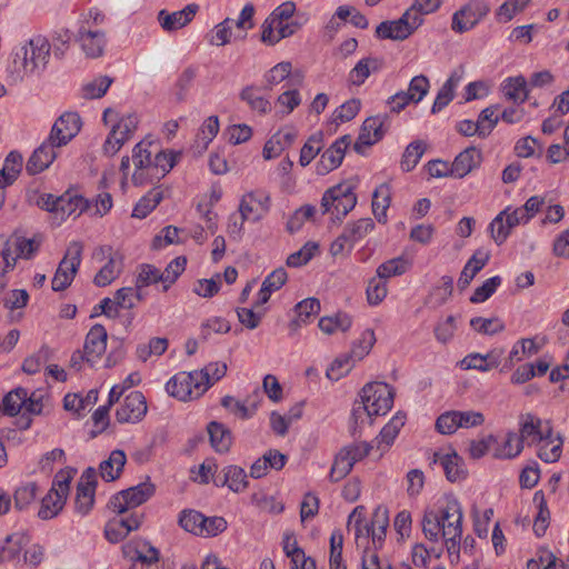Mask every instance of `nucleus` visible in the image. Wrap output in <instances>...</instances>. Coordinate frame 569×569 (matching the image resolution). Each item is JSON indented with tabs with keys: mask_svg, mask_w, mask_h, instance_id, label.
<instances>
[{
	"mask_svg": "<svg viewBox=\"0 0 569 569\" xmlns=\"http://www.w3.org/2000/svg\"><path fill=\"white\" fill-rule=\"evenodd\" d=\"M408 269V262L402 257L390 259L377 268V276L380 279H388L393 276H400Z\"/></svg>",
	"mask_w": 569,
	"mask_h": 569,
	"instance_id": "obj_54",
	"label": "nucleus"
},
{
	"mask_svg": "<svg viewBox=\"0 0 569 569\" xmlns=\"http://www.w3.org/2000/svg\"><path fill=\"white\" fill-rule=\"evenodd\" d=\"M79 34L81 48L87 57L99 58L102 56L106 46L104 32L99 30L92 31L82 27Z\"/></svg>",
	"mask_w": 569,
	"mask_h": 569,
	"instance_id": "obj_23",
	"label": "nucleus"
},
{
	"mask_svg": "<svg viewBox=\"0 0 569 569\" xmlns=\"http://www.w3.org/2000/svg\"><path fill=\"white\" fill-rule=\"evenodd\" d=\"M68 490L69 480L59 481L58 487H52L42 498L38 516L44 520L56 517L63 508Z\"/></svg>",
	"mask_w": 569,
	"mask_h": 569,
	"instance_id": "obj_13",
	"label": "nucleus"
},
{
	"mask_svg": "<svg viewBox=\"0 0 569 569\" xmlns=\"http://www.w3.org/2000/svg\"><path fill=\"white\" fill-rule=\"evenodd\" d=\"M360 399L371 410V415L383 416L393 405V388L385 382H369L360 391Z\"/></svg>",
	"mask_w": 569,
	"mask_h": 569,
	"instance_id": "obj_6",
	"label": "nucleus"
},
{
	"mask_svg": "<svg viewBox=\"0 0 569 569\" xmlns=\"http://www.w3.org/2000/svg\"><path fill=\"white\" fill-rule=\"evenodd\" d=\"M508 210L509 208L499 212L489 226L491 237L498 246L502 244L507 240L512 230V228H509L505 218Z\"/></svg>",
	"mask_w": 569,
	"mask_h": 569,
	"instance_id": "obj_52",
	"label": "nucleus"
},
{
	"mask_svg": "<svg viewBox=\"0 0 569 569\" xmlns=\"http://www.w3.org/2000/svg\"><path fill=\"white\" fill-rule=\"evenodd\" d=\"M533 501L537 503L539 509L533 522V531L538 537H540L546 532L549 526L550 511L548 509L545 495L541 490L535 493Z\"/></svg>",
	"mask_w": 569,
	"mask_h": 569,
	"instance_id": "obj_43",
	"label": "nucleus"
},
{
	"mask_svg": "<svg viewBox=\"0 0 569 569\" xmlns=\"http://www.w3.org/2000/svg\"><path fill=\"white\" fill-rule=\"evenodd\" d=\"M113 79L108 76H100L88 82L82 88V94L86 99H98L106 94Z\"/></svg>",
	"mask_w": 569,
	"mask_h": 569,
	"instance_id": "obj_51",
	"label": "nucleus"
},
{
	"mask_svg": "<svg viewBox=\"0 0 569 569\" xmlns=\"http://www.w3.org/2000/svg\"><path fill=\"white\" fill-rule=\"evenodd\" d=\"M489 258L490 256L488 252H481L480 250L476 251L462 269L458 280V287L460 290H465L470 284L475 276L488 263Z\"/></svg>",
	"mask_w": 569,
	"mask_h": 569,
	"instance_id": "obj_28",
	"label": "nucleus"
},
{
	"mask_svg": "<svg viewBox=\"0 0 569 569\" xmlns=\"http://www.w3.org/2000/svg\"><path fill=\"white\" fill-rule=\"evenodd\" d=\"M111 247H99L93 253L94 257L104 256L109 253L108 262L94 276L93 282L98 287H106L110 284L122 270V258L120 254H111Z\"/></svg>",
	"mask_w": 569,
	"mask_h": 569,
	"instance_id": "obj_14",
	"label": "nucleus"
},
{
	"mask_svg": "<svg viewBox=\"0 0 569 569\" xmlns=\"http://www.w3.org/2000/svg\"><path fill=\"white\" fill-rule=\"evenodd\" d=\"M519 439L522 442L529 440L531 443L542 441V421L531 413L521 416V428Z\"/></svg>",
	"mask_w": 569,
	"mask_h": 569,
	"instance_id": "obj_36",
	"label": "nucleus"
},
{
	"mask_svg": "<svg viewBox=\"0 0 569 569\" xmlns=\"http://www.w3.org/2000/svg\"><path fill=\"white\" fill-rule=\"evenodd\" d=\"M439 4L440 2H413L399 19L380 22L376 28V36L380 39L403 41L421 26L422 16L437 11Z\"/></svg>",
	"mask_w": 569,
	"mask_h": 569,
	"instance_id": "obj_2",
	"label": "nucleus"
},
{
	"mask_svg": "<svg viewBox=\"0 0 569 569\" xmlns=\"http://www.w3.org/2000/svg\"><path fill=\"white\" fill-rule=\"evenodd\" d=\"M377 417L376 415H371V410L366 406L365 401L360 399V401H356L353 405L352 413H351V435L353 437L357 436L361 427L368 422L372 423V418Z\"/></svg>",
	"mask_w": 569,
	"mask_h": 569,
	"instance_id": "obj_45",
	"label": "nucleus"
},
{
	"mask_svg": "<svg viewBox=\"0 0 569 569\" xmlns=\"http://www.w3.org/2000/svg\"><path fill=\"white\" fill-rule=\"evenodd\" d=\"M391 202V189L388 183H381L372 194V212L380 223L387 222V209Z\"/></svg>",
	"mask_w": 569,
	"mask_h": 569,
	"instance_id": "obj_32",
	"label": "nucleus"
},
{
	"mask_svg": "<svg viewBox=\"0 0 569 569\" xmlns=\"http://www.w3.org/2000/svg\"><path fill=\"white\" fill-rule=\"evenodd\" d=\"M246 471L238 466H228L222 470V477H219V486H228L233 492L243 491L248 487Z\"/></svg>",
	"mask_w": 569,
	"mask_h": 569,
	"instance_id": "obj_31",
	"label": "nucleus"
},
{
	"mask_svg": "<svg viewBox=\"0 0 569 569\" xmlns=\"http://www.w3.org/2000/svg\"><path fill=\"white\" fill-rule=\"evenodd\" d=\"M198 10L199 6L196 3H190L182 10L172 13L161 10L158 14V20L166 31L179 30L193 19Z\"/></svg>",
	"mask_w": 569,
	"mask_h": 569,
	"instance_id": "obj_19",
	"label": "nucleus"
},
{
	"mask_svg": "<svg viewBox=\"0 0 569 569\" xmlns=\"http://www.w3.org/2000/svg\"><path fill=\"white\" fill-rule=\"evenodd\" d=\"M98 400V391L90 390L86 398H81L76 393H68L63 398V408L68 411L78 412L84 409L88 405L94 403Z\"/></svg>",
	"mask_w": 569,
	"mask_h": 569,
	"instance_id": "obj_56",
	"label": "nucleus"
},
{
	"mask_svg": "<svg viewBox=\"0 0 569 569\" xmlns=\"http://www.w3.org/2000/svg\"><path fill=\"white\" fill-rule=\"evenodd\" d=\"M429 88V79L426 76L420 74L411 79L409 88L405 93H407L408 97H412V102L418 103L427 96Z\"/></svg>",
	"mask_w": 569,
	"mask_h": 569,
	"instance_id": "obj_64",
	"label": "nucleus"
},
{
	"mask_svg": "<svg viewBox=\"0 0 569 569\" xmlns=\"http://www.w3.org/2000/svg\"><path fill=\"white\" fill-rule=\"evenodd\" d=\"M97 487V471L88 467L81 475L77 486L76 510L87 515L94 503V491Z\"/></svg>",
	"mask_w": 569,
	"mask_h": 569,
	"instance_id": "obj_10",
	"label": "nucleus"
},
{
	"mask_svg": "<svg viewBox=\"0 0 569 569\" xmlns=\"http://www.w3.org/2000/svg\"><path fill=\"white\" fill-rule=\"evenodd\" d=\"M438 515L442 535H462V508L457 499L448 500L446 507Z\"/></svg>",
	"mask_w": 569,
	"mask_h": 569,
	"instance_id": "obj_15",
	"label": "nucleus"
},
{
	"mask_svg": "<svg viewBox=\"0 0 569 569\" xmlns=\"http://www.w3.org/2000/svg\"><path fill=\"white\" fill-rule=\"evenodd\" d=\"M387 283L383 279L377 277L371 278L367 286V301L370 306H377L387 296Z\"/></svg>",
	"mask_w": 569,
	"mask_h": 569,
	"instance_id": "obj_62",
	"label": "nucleus"
},
{
	"mask_svg": "<svg viewBox=\"0 0 569 569\" xmlns=\"http://www.w3.org/2000/svg\"><path fill=\"white\" fill-rule=\"evenodd\" d=\"M370 526V536L375 548H380L386 538V531L389 526V511L386 507L378 506L372 515Z\"/></svg>",
	"mask_w": 569,
	"mask_h": 569,
	"instance_id": "obj_26",
	"label": "nucleus"
},
{
	"mask_svg": "<svg viewBox=\"0 0 569 569\" xmlns=\"http://www.w3.org/2000/svg\"><path fill=\"white\" fill-rule=\"evenodd\" d=\"M375 228V223L371 218H362L358 221L348 224L345 228L346 233L349 237V247L352 248V246L365 238L370 231H372Z\"/></svg>",
	"mask_w": 569,
	"mask_h": 569,
	"instance_id": "obj_47",
	"label": "nucleus"
},
{
	"mask_svg": "<svg viewBox=\"0 0 569 569\" xmlns=\"http://www.w3.org/2000/svg\"><path fill=\"white\" fill-rule=\"evenodd\" d=\"M186 264L187 258L181 256L173 259L163 271L160 270L163 291H167L177 281L178 277L184 271Z\"/></svg>",
	"mask_w": 569,
	"mask_h": 569,
	"instance_id": "obj_50",
	"label": "nucleus"
},
{
	"mask_svg": "<svg viewBox=\"0 0 569 569\" xmlns=\"http://www.w3.org/2000/svg\"><path fill=\"white\" fill-rule=\"evenodd\" d=\"M523 449L522 439H519L515 432H509L507 439L501 448H498L495 452L496 458H515Z\"/></svg>",
	"mask_w": 569,
	"mask_h": 569,
	"instance_id": "obj_61",
	"label": "nucleus"
},
{
	"mask_svg": "<svg viewBox=\"0 0 569 569\" xmlns=\"http://www.w3.org/2000/svg\"><path fill=\"white\" fill-rule=\"evenodd\" d=\"M357 204V196L350 183H338L322 196V213H331L338 220L345 218Z\"/></svg>",
	"mask_w": 569,
	"mask_h": 569,
	"instance_id": "obj_4",
	"label": "nucleus"
},
{
	"mask_svg": "<svg viewBox=\"0 0 569 569\" xmlns=\"http://www.w3.org/2000/svg\"><path fill=\"white\" fill-rule=\"evenodd\" d=\"M79 268L67 263V261H60L56 273L51 281V288L53 291L66 290L73 281Z\"/></svg>",
	"mask_w": 569,
	"mask_h": 569,
	"instance_id": "obj_37",
	"label": "nucleus"
},
{
	"mask_svg": "<svg viewBox=\"0 0 569 569\" xmlns=\"http://www.w3.org/2000/svg\"><path fill=\"white\" fill-rule=\"evenodd\" d=\"M108 333L102 325L91 327L86 336L83 351L86 361L93 363L106 352Z\"/></svg>",
	"mask_w": 569,
	"mask_h": 569,
	"instance_id": "obj_16",
	"label": "nucleus"
},
{
	"mask_svg": "<svg viewBox=\"0 0 569 569\" xmlns=\"http://www.w3.org/2000/svg\"><path fill=\"white\" fill-rule=\"evenodd\" d=\"M461 79L462 72L453 71L450 74L448 80L442 84V87L438 91V94L431 108L432 113L439 112L440 110H442V108H445L452 101L455 97V89L457 88Z\"/></svg>",
	"mask_w": 569,
	"mask_h": 569,
	"instance_id": "obj_30",
	"label": "nucleus"
},
{
	"mask_svg": "<svg viewBox=\"0 0 569 569\" xmlns=\"http://www.w3.org/2000/svg\"><path fill=\"white\" fill-rule=\"evenodd\" d=\"M51 44L43 36H36L26 46L13 53L10 72L13 80H22L27 76L42 71L50 57Z\"/></svg>",
	"mask_w": 569,
	"mask_h": 569,
	"instance_id": "obj_1",
	"label": "nucleus"
},
{
	"mask_svg": "<svg viewBox=\"0 0 569 569\" xmlns=\"http://www.w3.org/2000/svg\"><path fill=\"white\" fill-rule=\"evenodd\" d=\"M57 146L49 141V138L42 142L29 158L26 170L30 176L38 174L49 168L57 157L54 149Z\"/></svg>",
	"mask_w": 569,
	"mask_h": 569,
	"instance_id": "obj_18",
	"label": "nucleus"
},
{
	"mask_svg": "<svg viewBox=\"0 0 569 569\" xmlns=\"http://www.w3.org/2000/svg\"><path fill=\"white\" fill-rule=\"evenodd\" d=\"M156 491V486L148 479L137 486L121 490L111 497L108 507L121 515L129 509L136 508L149 500Z\"/></svg>",
	"mask_w": 569,
	"mask_h": 569,
	"instance_id": "obj_5",
	"label": "nucleus"
},
{
	"mask_svg": "<svg viewBox=\"0 0 569 569\" xmlns=\"http://www.w3.org/2000/svg\"><path fill=\"white\" fill-rule=\"evenodd\" d=\"M353 465L348 459V452L347 451H339L338 455L335 458V461L332 463V467L330 469L329 478L332 482H338L345 477H347L350 471L352 470Z\"/></svg>",
	"mask_w": 569,
	"mask_h": 569,
	"instance_id": "obj_53",
	"label": "nucleus"
},
{
	"mask_svg": "<svg viewBox=\"0 0 569 569\" xmlns=\"http://www.w3.org/2000/svg\"><path fill=\"white\" fill-rule=\"evenodd\" d=\"M488 11L489 8L485 2H467L455 12L451 28L455 32L463 33L472 29Z\"/></svg>",
	"mask_w": 569,
	"mask_h": 569,
	"instance_id": "obj_9",
	"label": "nucleus"
},
{
	"mask_svg": "<svg viewBox=\"0 0 569 569\" xmlns=\"http://www.w3.org/2000/svg\"><path fill=\"white\" fill-rule=\"evenodd\" d=\"M232 26L233 19L226 18L206 34L207 41L217 47L228 44L232 34Z\"/></svg>",
	"mask_w": 569,
	"mask_h": 569,
	"instance_id": "obj_39",
	"label": "nucleus"
},
{
	"mask_svg": "<svg viewBox=\"0 0 569 569\" xmlns=\"http://www.w3.org/2000/svg\"><path fill=\"white\" fill-rule=\"evenodd\" d=\"M470 326L480 333L496 335L505 329L503 322L499 318L476 317L470 320Z\"/></svg>",
	"mask_w": 569,
	"mask_h": 569,
	"instance_id": "obj_60",
	"label": "nucleus"
},
{
	"mask_svg": "<svg viewBox=\"0 0 569 569\" xmlns=\"http://www.w3.org/2000/svg\"><path fill=\"white\" fill-rule=\"evenodd\" d=\"M139 119L136 113H130L121 117L111 128V131H116V137L126 143L129 141L134 131L138 128Z\"/></svg>",
	"mask_w": 569,
	"mask_h": 569,
	"instance_id": "obj_44",
	"label": "nucleus"
},
{
	"mask_svg": "<svg viewBox=\"0 0 569 569\" xmlns=\"http://www.w3.org/2000/svg\"><path fill=\"white\" fill-rule=\"evenodd\" d=\"M86 207V200L79 196L66 193L56 198V214L61 220L72 214L79 216Z\"/></svg>",
	"mask_w": 569,
	"mask_h": 569,
	"instance_id": "obj_27",
	"label": "nucleus"
},
{
	"mask_svg": "<svg viewBox=\"0 0 569 569\" xmlns=\"http://www.w3.org/2000/svg\"><path fill=\"white\" fill-rule=\"evenodd\" d=\"M322 134H312L303 144L300 151L299 162L302 167L308 166L321 150Z\"/></svg>",
	"mask_w": 569,
	"mask_h": 569,
	"instance_id": "obj_63",
	"label": "nucleus"
},
{
	"mask_svg": "<svg viewBox=\"0 0 569 569\" xmlns=\"http://www.w3.org/2000/svg\"><path fill=\"white\" fill-rule=\"evenodd\" d=\"M198 378L197 371L178 373L167 382V392L182 401L198 398L207 390V387Z\"/></svg>",
	"mask_w": 569,
	"mask_h": 569,
	"instance_id": "obj_7",
	"label": "nucleus"
},
{
	"mask_svg": "<svg viewBox=\"0 0 569 569\" xmlns=\"http://www.w3.org/2000/svg\"><path fill=\"white\" fill-rule=\"evenodd\" d=\"M29 541V536L24 532L9 535L3 542L0 543V563L18 559L22 549Z\"/></svg>",
	"mask_w": 569,
	"mask_h": 569,
	"instance_id": "obj_24",
	"label": "nucleus"
},
{
	"mask_svg": "<svg viewBox=\"0 0 569 569\" xmlns=\"http://www.w3.org/2000/svg\"><path fill=\"white\" fill-rule=\"evenodd\" d=\"M147 142L140 141L133 147L132 162L136 170L132 174L134 186H142L149 182V173L151 167V151L147 149Z\"/></svg>",
	"mask_w": 569,
	"mask_h": 569,
	"instance_id": "obj_17",
	"label": "nucleus"
},
{
	"mask_svg": "<svg viewBox=\"0 0 569 569\" xmlns=\"http://www.w3.org/2000/svg\"><path fill=\"white\" fill-rule=\"evenodd\" d=\"M147 540H134L127 542L122 546V553L124 558L132 561V563L140 562L143 565H152L159 561V550L154 547H149V555H146Z\"/></svg>",
	"mask_w": 569,
	"mask_h": 569,
	"instance_id": "obj_20",
	"label": "nucleus"
},
{
	"mask_svg": "<svg viewBox=\"0 0 569 569\" xmlns=\"http://www.w3.org/2000/svg\"><path fill=\"white\" fill-rule=\"evenodd\" d=\"M163 192L159 188H153L142 197L133 208L132 217L144 218L147 217L162 200Z\"/></svg>",
	"mask_w": 569,
	"mask_h": 569,
	"instance_id": "obj_42",
	"label": "nucleus"
},
{
	"mask_svg": "<svg viewBox=\"0 0 569 569\" xmlns=\"http://www.w3.org/2000/svg\"><path fill=\"white\" fill-rule=\"evenodd\" d=\"M197 77V68L188 67L179 76L176 83V99L178 102H182L187 98V93Z\"/></svg>",
	"mask_w": 569,
	"mask_h": 569,
	"instance_id": "obj_59",
	"label": "nucleus"
},
{
	"mask_svg": "<svg viewBox=\"0 0 569 569\" xmlns=\"http://www.w3.org/2000/svg\"><path fill=\"white\" fill-rule=\"evenodd\" d=\"M270 194L262 190L247 192L242 196L239 204V216L230 214L228 222V234L233 239H240L243 231V224L253 214L252 220H261L270 210Z\"/></svg>",
	"mask_w": 569,
	"mask_h": 569,
	"instance_id": "obj_3",
	"label": "nucleus"
},
{
	"mask_svg": "<svg viewBox=\"0 0 569 569\" xmlns=\"http://www.w3.org/2000/svg\"><path fill=\"white\" fill-rule=\"evenodd\" d=\"M386 120H388L387 114L368 117L363 121L358 139L353 144L356 152L363 153L365 147H371L382 139L385 134L383 124Z\"/></svg>",
	"mask_w": 569,
	"mask_h": 569,
	"instance_id": "obj_12",
	"label": "nucleus"
},
{
	"mask_svg": "<svg viewBox=\"0 0 569 569\" xmlns=\"http://www.w3.org/2000/svg\"><path fill=\"white\" fill-rule=\"evenodd\" d=\"M212 448L217 452H228L232 443L231 431L222 423L211 421L207 427Z\"/></svg>",
	"mask_w": 569,
	"mask_h": 569,
	"instance_id": "obj_29",
	"label": "nucleus"
},
{
	"mask_svg": "<svg viewBox=\"0 0 569 569\" xmlns=\"http://www.w3.org/2000/svg\"><path fill=\"white\" fill-rule=\"evenodd\" d=\"M343 152L341 149L331 144L320 157V160L317 163V172L319 174H327L330 171L338 168L343 160Z\"/></svg>",
	"mask_w": 569,
	"mask_h": 569,
	"instance_id": "obj_40",
	"label": "nucleus"
},
{
	"mask_svg": "<svg viewBox=\"0 0 569 569\" xmlns=\"http://www.w3.org/2000/svg\"><path fill=\"white\" fill-rule=\"evenodd\" d=\"M23 164L22 154L18 151H11L6 160L1 172L6 176L7 183H13L21 172Z\"/></svg>",
	"mask_w": 569,
	"mask_h": 569,
	"instance_id": "obj_55",
	"label": "nucleus"
},
{
	"mask_svg": "<svg viewBox=\"0 0 569 569\" xmlns=\"http://www.w3.org/2000/svg\"><path fill=\"white\" fill-rule=\"evenodd\" d=\"M147 410V401L142 392L132 391L117 409L116 418L120 423H136L146 416Z\"/></svg>",
	"mask_w": 569,
	"mask_h": 569,
	"instance_id": "obj_11",
	"label": "nucleus"
},
{
	"mask_svg": "<svg viewBox=\"0 0 569 569\" xmlns=\"http://www.w3.org/2000/svg\"><path fill=\"white\" fill-rule=\"evenodd\" d=\"M127 457L123 450L111 451L109 458L99 466L100 476L106 481H114L120 478Z\"/></svg>",
	"mask_w": 569,
	"mask_h": 569,
	"instance_id": "obj_25",
	"label": "nucleus"
},
{
	"mask_svg": "<svg viewBox=\"0 0 569 569\" xmlns=\"http://www.w3.org/2000/svg\"><path fill=\"white\" fill-rule=\"evenodd\" d=\"M27 403V390L17 388L8 392L2 400V411L4 415L13 417L18 415L21 408Z\"/></svg>",
	"mask_w": 569,
	"mask_h": 569,
	"instance_id": "obj_41",
	"label": "nucleus"
},
{
	"mask_svg": "<svg viewBox=\"0 0 569 569\" xmlns=\"http://www.w3.org/2000/svg\"><path fill=\"white\" fill-rule=\"evenodd\" d=\"M426 151V143L421 140L411 142L405 150L401 160V168L405 171L412 170Z\"/></svg>",
	"mask_w": 569,
	"mask_h": 569,
	"instance_id": "obj_49",
	"label": "nucleus"
},
{
	"mask_svg": "<svg viewBox=\"0 0 569 569\" xmlns=\"http://www.w3.org/2000/svg\"><path fill=\"white\" fill-rule=\"evenodd\" d=\"M81 127V120L77 112L62 113L52 126L49 141L54 143L57 148L66 146L72 138L77 136Z\"/></svg>",
	"mask_w": 569,
	"mask_h": 569,
	"instance_id": "obj_8",
	"label": "nucleus"
},
{
	"mask_svg": "<svg viewBox=\"0 0 569 569\" xmlns=\"http://www.w3.org/2000/svg\"><path fill=\"white\" fill-rule=\"evenodd\" d=\"M527 82L523 77L509 78L503 86L505 96L515 102H525L528 98Z\"/></svg>",
	"mask_w": 569,
	"mask_h": 569,
	"instance_id": "obj_48",
	"label": "nucleus"
},
{
	"mask_svg": "<svg viewBox=\"0 0 569 569\" xmlns=\"http://www.w3.org/2000/svg\"><path fill=\"white\" fill-rule=\"evenodd\" d=\"M204 521V516L192 509H184L179 515V525L182 529L193 535L199 536L201 530V525Z\"/></svg>",
	"mask_w": 569,
	"mask_h": 569,
	"instance_id": "obj_46",
	"label": "nucleus"
},
{
	"mask_svg": "<svg viewBox=\"0 0 569 569\" xmlns=\"http://www.w3.org/2000/svg\"><path fill=\"white\" fill-rule=\"evenodd\" d=\"M318 248V243L311 241L307 242L301 249L287 258V266L297 268L307 264L315 257Z\"/></svg>",
	"mask_w": 569,
	"mask_h": 569,
	"instance_id": "obj_57",
	"label": "nucleus"
},
{
	"mask_svg": "<svg viewBox=\"0 0 569 569\" xmlns=\"http://www.w3.org/2000/svg\"><path fill=\"white\" fill-rule=\"evenodd\" d=\"M480 163L481 152L475 147H469L461 151L450 164L451 177L461 179L480 166Z\"/></svg>",
	"mask_w": 569,
	"mask_h": 569,
	"instance_id": "obj_21",
	"label": "nucleus"
},
{
	"mask_svg": "<svg viewBox=\"0 0 569 569\" xmlns=\"http://www.w3.org/2000/svg\"><path fill=\"white\" fill-rule=\"evenodd\" d=\"M298 313L297 319L292 320L289 325L290 329L296 331L301 322H307L311 316L318 315L320 311V301L316 298H307L296 306Z\"/></svg>",
	"mask_w": 569,
	"mask_h": 569,
	"instance_id": "obj_38",
	"label": "nucleus"
},
{
	"mask_svg": "<svg viewBox=\"0 0 569 569\" xmlns=\"http://www.w3.org/2000/svg\"><path fill=\"white\" fill-rule=\"evenodd\" d=\"M239 98L241 101H244L252 111L260 116H264L271 111V102L260 96L259 89L254 86L244 87L240 91Z\"/></svg>",
	"mask_w": 569,
	"mask_h": 569,
	"instance_id": "obj_33",
	"label": "nucleus"
},
{
	"mask_svg": "<svg viewBox=\"0 0 569 569\" xmlns=\"http://www.w3.org/2000/svg\"><path fill=\"white\" fill-rule=\"evenodd\" d=\"M433 462L440 463L449 481L455 482L466 478L467 471L463 469L462 458L457 452L433 455Z\"/></svg>",
	"mask_w": 569,
	"mask_h": 569,
	"instance_id": "obj_22",
	"label": "nucleus"
},
{
	"mask_svg": "<svg viewBox=\"0 0 569 569\" xmlns=\"http://www.w3.org/2000/svg\"><path fill=\"white\" fill-rule=\"evenodd\" d=\"M177 154L172 151H159L154 159H151V167L149 173V182L153 179L160 180L163 178L176 164Z\"/></svg>",
	"mask_w": 569,
	"mask_h": 569,
	"instance_id": "obj_34",
	"label": "nucleus"
},
{
	"mask_svg": "<svg viewBox=\"0 0 569 569\" xmlns=\"http://www.w3.org/2000/svg\"><path fill=\"white\" fill-rule=\"evenodd\" d=\"M422 531L425 537L430 541H438L440 536L442 537V529L440 517L438 512L428 511L423 516L422 520Z\"/></svg>",
	"mask_w": 569,
	"mask_h": 569,
	"instance_id": "obj_58",
	"label": "nucleus"
},
{
	"mask_svg": "<svg viewBox=\"0 0 569 569\" xmlns=\"http://www.w3.org/2000/svg\"><path fill=\"white\" fill-rule=\"evenodd\" d=\"M383 66V60L379 58L361 59L350 71V81L352 84L360 86L371 74L377 72Z\"/></svg>",
	"mask_w": 569,
	"mask_h": 569,
	"instance_id": "obj_35",
	"label": "nucleus"
}]
</instances>
